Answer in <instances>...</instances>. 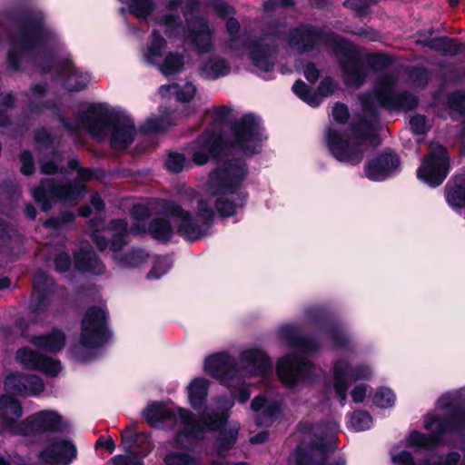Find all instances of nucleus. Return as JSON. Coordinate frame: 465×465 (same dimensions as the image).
<instances>
[{
  "instance_id": "1a4fd4ad",
  "label": "nucleus",
  "mask_w": 465,
  "mask_h": 465,
  "mask_svg": "<svg viewBox=\"0 0 465 465\" xmlns=\"http://www.w3.org/2000/svg\"><path fill=\"white\" fill-rule=\"evenodd\" d=\"M229 40L224 44L223 50L232 56H242L248 49L252 64L261 72L268 73L274 66V49L269 47L271 37L266 36L260 42L249 45L247 39L239 35L240 24L234 18H229L226 22Z\"/></svg>"
},
{
  "instance_id": "f3484780",
  "label": "nucleus",
  "mask_w": 465,
  "mask_h": 465,
  "mask_svg": "<svg viewBox=\"0 0 465 465\" xmlns=\"http://www.w3.org/2000/svg\"><path fill=\"white\" fill-rule=\"evenodd\" d=\"M449 173V158L441 145H430L429 155L417 171L419 180L430 187L442 183Z\"/></svg>"
},
{
  "instance_id": "69168bd1",
  "label": "nucleus",
  "mask_w": 465,
  "mask_h": 465,
  "mask_svg": "<svg viewBox=\"0 0 465 465\" xmlns=\"http://www.w3.org/2000/svg\"><path fill=\"white\" fill-rule=\"evenodd\" d=\"M73 219H74L73 213H67L64 214L58 220L51 219V220L46 221L44 223V226L48 229L49 228H57L61 223H69V222L73 221Z\"/></svg>"
},
{
  "instance_id": "3c124183",
  "label": "nucleus",
  "mask_w": 465,
  "mask_h": 465,
  "mask_svg": "<svg viewBox=\"0 0 465 465\" xmlns=\"http://www.w3.org/2000/svg\"><path fill=\"white\" fill-rule=\"evenodd\" d=\"M449 104L452 110L465 114V91L453 93L449 98Z\"/></svg>"
},
{
  "instance_id": "7c9ffc66",
  "label": "nucleus",
  "mask_w": 465,
  "mask_h": 465,
  "mask_svg": "<svg viewBox=\"0 0 465 465\" xmlns=\"http://www.w3.org/2000/svg\"><path fill=\"white\" fill-rule=\"evenodd\" d=\"M74 265L78 271L90 272L96 275L104 272V265L88 245L82 246L80 252L74 254Z\"/></svg>"
},
{
  "instance_id": "c756f323",
  "label": "nucleus",
  "mask_w": 465,
  "mask_h": 465,
  "mask_svg": "<svg viewBox=\"0 0 465 465\" xmlns=\"http://www.w3.org/2000/svg\"><path fill=\"white\" fill-rule=\"evenodd\" d=\"M210 381L203 377H195L185 388L189 404L194 409H201L209 394Z\"/></svg>"
},
{
  "instance_id": "9b49d317",
  "label": "nucleus",
  "mask_w": 465,
  "mask_h": 465,
  "mask_svg": "<svg viewBox=\"0 0 465 465\" xmlns=\"http://www.w3.org/2000/svg\"><path fill=\"white\" fill-rule=\"evenodd\" d=\"M109 338L106 325V312L102 306H94L87 310L82 320L79 347L74 351V357L85 361L90 359L83 351H93L99 348Z\"/></svg>"
},
{
  "instance_id": "6ab92c4d",
  "label": "nucleus",
  "mask_w": 465,
  "mask_h": 465,
  "mask_svg": "<svg viewBox=\"0 0 465 465\" xmlns=\"http://www.w3.org/2000/svg\"><path fill=\"white\" fill-rule=\"evenodd\" d=\"M77 456L75 445L66 439L54 438L45 442L38 458L51 465H69Z\"/></svg>"
},
{
  "instance_id": "c85d7f7f",
  "label": "nucleus",
  "mask_w": 465,
  "mask_h": 465,
  "mask_svg": "<svg viewBox=\"0 0 465 465\" xmlns=\"http://www.w3.org/2000/svg\"><path fill=\"white\" fill-rule=\"evenodd\" d=\"M219 140L216 136L204 134L193 144L191 149L192 160L197 165L206 163L210 156L217 153Z\"/></svg>"
},
{
  "instance_id": "473e14b6",
  "label": "nucleus",
  "mask_w": 465,
  "mask_h": 465,
  "mask_svg": "<svg viewBox=\"0 0 465 465\" xmlns=\"http://www.w3.org/2000/svg\"><path fill=\"white\" fill-rule=\"evenodd\" d=\"M165 47V39L158 32H153L149 43L143 49V61L148 64L158 67L162 62L163 51Z\"/></svg>"
},
{
  "instance_id": "bb28decb",
  "label": "nucleus",
  "mask_w": 465,
  "mask_h": 465,
  "mask_svg": "<svg viewBox=\"0 0 465 465\" xmlns=\"http://www.w3.org/2000/svg\"><path fill=\"white\" fill-rule=\"evenodd\" d=\"M252 410L258 413V424L269 426L276 420L282 411V401L276 399L267 400L264 396H257L252 401Z\"/></svg>"
},
{
  "instance_id": "603ef678",
  "label": "nucleus",
  "mask_w": 465,
  "mask_h": 465,
  "mask_svg": "<svg viewBox=\"0 0 465 465\" xmlns=\"http://www.w3.org/2000/svg\"><path fill=\"white\" fill-rule=\"evenodd\" d=\"M296 68L303 74L309 82L315 83L320 76V71L312 63L302 65L297 64Z\"/></svg>"
},
{
  "instance_id": "393cba45",
  "label": "nucleus",
  "mask_w": 465,
  "mask_h": 465,
  "mask_svg": "<svg viewBox=\"0 0 465 465\" xmlns=\"http://www.w3.org/2000/svg\"><path fill=\"white\" fill-rule=\"evenodd\" d=\"M344 80L347 84L357 86L366 77V69L362 64V56L354 49L348 47L341 58Z\"/></svg>"
},
{
  "instance_id": "39448f33",
  "label": "nucleus",
  "mask_w": 465,
  "mask_h": 465,
  "mask_svg": "<svg viewBox=\"0 0 465 465\" xmlns=\"http://www.w3.org/2000/svg\"><path fill=\"white\" fill-rule=\"evenodd\" d=\"M83 128L92 135L102 139L110 133L111 144L114 149H125L134 141L136 130L134 121L120 109L107 104L86 105L78 114Z\"/></svg>"
},
{
  "instance_id": "49530a36",
  "label": "nucleus",
  "mask_w": 465,
  "mask_h": 465,
  "mask_svg": "<svg viewBox=\"0 0 465 465\" xmlns=\"http://www.w3.org/2000/svg\"><path fill=\"white\" fill-rule=\"evenodd\" d=\"M395 394L389 388H380L374 394L373 402L380 408H390L395 403Z\"/></svg>"
},
{
  "instance_id": "864d4df0",
  "label": "nucleus",
  "mask_w": 465,
  "mask_h": 465,
  "mask_svg": "<svg viewBox=\"0 0 465 465\" xmlns=\"http://www.w3.org/2000/svg\"><path fill=\"white\" fill-rule=\"evenodd\" d=\"M411 128L414 134H422L428 130L426 119L422 115H414L410 120Z\"/></svg>"
},
{
  "instance_id": "423d86ee",
  "label": "nucleus",
  "mask_w": 465,
  "mask_h": 465,
  "mask_svg": "<svg viewBox=\"0 0 465 465\" xmlns=\"http://www.w3.org/2000/svg\"><path fill=\"white\" fill-rule=\"evenodd\" d=\"M280 342L291 348L294 355H285L278 360L277 374L281 381L289 388L309 380L314 365L306 356L315 354L319 343L314 338H302L298 335V328L292 323L282 324L278 329Z\"/></svg>"
},
{
  "instance_id": "aec40b11",
  "label": "nucleus",
  "mask_w": 465,
  "mask_h": 465,
  "mask_svg": "<svg viewBox=\"0 0 465 465\" xmlns=\"http://www.w3.org/2000/svg\"><path fill=\"white\" fill-rule=\"evenodd\" d=\"M399 167L398 155L392 153H384L368 161L364 167V173L368 179L380 182L391 176Z\"/></svg>"
},
{
  "instance_id": "79ce46f5",
  "label": "nucleus",
  "mask_w": 465,
  "mask_h": 465,
  "mask_svg": "<svg viewBox=\"0 0 465 465\" xmlns=\"http://www.w3.org/2000/svg\"><path fill=\"white\" fill-rule=\"evenodd\" d=\"M147 256L142 250H133L119 260V264L124 268L139 267L146 261Z\"/></svg>"
},
{
  "instance_id": "e433bc0d",
  "label": "nucleus",
  "mask_w": 465,
  "mask_h": 465,
  "mask_svg": "<svg viewBox=\"0 0 465 465\" xmlns=\"http://www.w3.org/2000/svg\"><path fill=\"white\" fill-rule=\"evenodd\" d=\"M159 93L162 96L173 94L179 101L188 102L195 95L196 87L193 83L189 82L184 83L183 85L166 84L160 87Z\"/></svg>"
},
{
  "instance_id": "c03bdc74",
  "label": "nucleus",
  "mask_w": 465,
  "mask_h": 465,
  "mask_svg": "<svg viewBox=\"0 0 465 465\" xmlns=\"http://www.w3.org/2000/svg\"><path fill=\"white\" fill-rule=\"evenodd\" d=\"M172 267V262L168 257H159L155 260L152 269L147 274L148 280H159L165 275Z\"/></svg>"
},
{
  "instance_id": "2eb2a0df",
  "label": "nucleus",
  "mask_w": 465,
  "mask_h": 465,
  "mask_svg": "<svg viewBox=\"0 0 465 465\" xmlns=\"http://www.w3.org/2000/svg\"><path fill=\"white\" fill-rule=\"evenodd\" d=\"M84 186L81 183L57 184L54 179H45L38 188L33 190L32 195L40 208L46 212L54 202H64L69 204L76 203L84 196Z\"/></svg>"
},
{
  "instance_id": "6e6d98bb",
  "label": "nucleus",
  "mask_w": 465,
  "mask_h": 465,
  "mask_svg": "<svg viewBox=\"0 0 465 465\" xmlns=\"http://www.w3.org/2000/svg\"><path fill=\"white\" fill-rule=\"evenodd\" d=\"M52 281L47 277V275L43 272H37L34 279V284H35V292H34V298L36 295L37 292H42L45 290V287H48L49 285H52Z\"/></svg>"
},
{
  "instance_id": "a878e982",
  "label": "nucleus",
  "mask_w": 465,
  "mask_h": 465,
  "mask_svg": "<svg viewBox=\"0 0 465 465\" xmlns=\"http://www.w3.org/2000/svg\"><path fill=\"white\" fill-rule=\"evenodd\" d=\"M336 88L333 81L326 77L322 80L319 86V94L312 92L302 81L298 80L292 86L295 94L308 104L310 106L316 107L321 102L322 98L331 94Z\"/></svg>"
},
{
  "instance_id": "4c0bfd02",
  "label": "nucleus",
  "mask_w": 465,
  "mask_h": 465,
  "mask_svg": "<svg viewBox=\"0 0 465 465\" xmlns=\"http://www.w3.org/2000/svg\"><path fill=\"white\" fill-rule=\"evenodd\" d=\"M183 56L178 53L171 52L166 54L158 68L163 74L170 76L180 73L183 69Z\"/></svg>"
},
{
  "instance_id": "a19ab883",
  "label": "nucleus",
  "mask_w": 465,
  "mask_h": 465,
  "mask_svg": "<svg viewBox=\"0 0 465 465\" xmlns=\"http://www.w3.org/2000/svg\"><path fill=\"white\" fill-rule=\"evenodd\" d=\"M173 120V113L167 115H161L160 117H150L143 124V130L144 132H162L174 124Z\"/></svg>"
},
{
  "instance_id": "72a5a7b5",
  "label": "nucleus",
  "mask_w": 465,
  "mask_h": 465,
  "mask_svg": "<svg viewBox=\"0 0 465 465\" xmlns=\"http://www.w3.org/2000/svg\"><path fill=\"white\" fill-rule=\"evenodd\" d=\"M306 318L312 322L320 323L322 336L331 341L335 347L342 348L346 345L347 337L340 328L323 322L322 319L313 311H308L306 312Z\"/></svg>"
},
{
  "instance_id": "052dcab7",
  "label": "nucleus",
  "mask_w": 465,
  "mask_h": 465,
  "mask_svg": "<svg viewBox=\"0 0 465 465\" xmlns=\"http://www.w3.org/2000/svg\"><path fill=\"white\" fill-rule=\"evenodd\" d=\"M20 161L22 163L21 172L24 174H31L34 172V163L31 153L27 151L23 152L20 155Z\"/></svg>"
},
{
  "instance_id": "7ed1b4c3",
  "label": "nucleus",
  "mask_w": 465,
  "mask_h": 465,
  "mask_svg": "<svg viewBox=\"0 0 465 465\" xmlns=\"http://www.w3.org/2000/svg\"><path fill=\"white\" fill-rule=\"evenodd\" d=\"M239 361L241 371L227 351H220L207 356L203 368L204 372L231 388L232 395L243 403L250 398V391L247 387H242L237 391L232 389L234 383H239L241 376L264 377L272 371V364L266 352L257 346L242 349Z\"/></svg>"
},
{
  "instance_id": "4468645a",
  "label": "nucleus",
  "mask_w": 465,
  "mask_h": 465,
  "mask_svg": "<svg viewBox=\"0 0 465 465\" xmlns=\"http://www.w3.org/2000/svg\"><path fill=\"white\" fill-rule=\"evenodd\" d=\"M373 370L367 363L352 365L347 359H340L333 362L331 370V387L342 405L347 400V391L351 382L369 380Z\"/></svg>"
},
{
  "instance_id": "5fc2aeb1",
  "label": "nucleus",
  "mask_w": 465,
  "mask_h": 465,
  "mask_svg": "<svg viewBox=\"0 0 465 465\" xmlns=\"http://www.w3.org/2000/svg\"><path fill=\"white\" fill-rule=\"evenodd\" d=\"M368 391L369 386L364 383H360L352 388L351 397L355 403H361L364 401Z\"/></svg>"
},
{
  "instance_id": "cd10ccee",
  "label": "nucleus",
  "mask_w": 465,
  "mask_h": 465,
  "mask_svg": "<svg viewBox=\"0 0 465 465\" xmlns=\"http://www.w3.org/2000/svg\"><path fill=\"white\" fill-rule=\"evenodd\" d=\"M62 84L68 91H81L91 82V75L67 64L58 71Z\"/></svg>"
},
{
  "instance_id": "09e8293b",
  "label": "nucleus",
  "mask_w": 465,
  "mask_h": 465,
  "mask_svg": "<svg viewBox=\"0 0 465 465\" xmlns=\"http://www.w3.org/2000/svg\"><path fill=\"white\" fill-rule=\"evenodd\" d=\"M141 435L136 431V425L132 424L128 426L122 432V442L124 445L126 450L130 451L134 444L138 440Z\"/></svg>"
},
{
  "instance_id": "de8ad7c7",
  "label": "nucleus",
  "mask_w": 465,
  "mask_h": 465,
  "mask_svg": "<svg viewBox=\"0 0 465 465\" xmlns=\"http://www.w3.org/2000/svg\"><path fill=\"white\" fill-rule=\"evenodd\" d=\"M187 164L186 158L179 153H171L165 160V167L169 172L179 173L184 169Z\"/></svg>"
},
{
  "instance_id": "a18cd8bd",
  "label": "nucleus",
  "mask_w": 465,
  "mask_h": 465,
  "mask_svg": "<svg viewBox=\"0 0 465 465\" xmlns=\"http://www.w3.org/2000/svg\"><path fill=\"white\" fill-rule=\"evenodd\" d=\"M372 425L371 415L362 411H355L350 420V427L357 431L368 430Z\"/></svg>"
},
{
  "instance_id": "4d7b16f0",
  "label": "nucleus",
  "mask_w": 465,
  "mask_h": 465,
  "mask_svg": "<svg viewBox=\"0 0 465 465\" xmlns=\"http://www.w3.org/2000/svg\"><path fill=\"white\" fill-rule=\"evenodd\" d=\"M113 465H143V461L136 455H119L112 459Z\"/></svg>"
},
{
  "instance_id": "0e129e2a",
  "label": "nucleus",
  "mask_w": 465,
  "mask_h": 465,
  "mask_svg": "<svg viewBox=\"0 0 465 465\" xmlns=\"http://www.w3.org/2000/svg\"><path fill=\"white\" fill-rule=\"evenodd\" d=\"M148 215V208L144 204H136L132 209V216L137 222L144 220Z\"/></svg>"
},
{
  "instance_id": "680f3d73",
  "label": "nucleus",
  "mask_w": 465,
  "mask_h": 465,
  "mask_svg": "<svg viewBox=\"0 0 465 465\" xmlns=\"http://www.w3.org/2000/svg\"><path fill=\"white\" fill-rule=\"evenodd\" d=\"M333 119L341 124H343L349 117V111L345 104H336L332 109Z\"/></svg>"
},
{
  "instance_id": "bf43d9fd",
  "label": "nucleus",
  "mask_w": 465,
  "mask_h": 465,
  "mask_svg": "<svg viewBox=\"0 0 465 465\" xmlns=\"http://www.w3.org/2000/svg\"><path fill=\"white\" fill-rule=\"evenodd\" d=\"M78 165L79 163L76 158H73L69 161V168L72 170H76V176L80 181L84 182L90 180L93 176L92 171L89 169L78 168Z\"/></svg>"
},
{
  "instance_id": "c9c22d12",
  "label": "nucleus",
  "mask_w": 465,
  "mask_h": 465,
  "mask_svg": "<svg viewBox=\"0 0 465 465\" xmlns=\"http://www.w3.org/2000/svg\"><path fill=\"white\" fill-rule=\"evenodd\" d=\"M113 235L111 248L116 252L122 248L124 244V236L128 232L140 233L144 232V228L139 225L133 226L130 229L127 226V223L124 220L113 221L108 228Z\"/></svg>"
},
{
  "instance_id": "8fccbe9b",
  "label": "nucleus",
  "mask_w": 465,
  "mask_h": 465,
  "mask_svg": "<svg viewBox=\"0 0 465 465\" xmlns=\"http://www.w3.org/2000/svg\"><path fill=\"white\" fill-rule=\"evenodd\" d=\"M391 459L393 463L400 465H414L411 455L406 451L401 450L399 447H394L391 450Z\"/></svg>"
},
{
  "instance_id": "dca6fc26",
  "label": "nucleus",
  "mask_w": 465,
  "mask_h": 465,
  "mask_svg": "<svg viewBox=\"0 0 465 465\" xmlns=\"http://www.w3.org/2000/svg\"><path fill=\"white\" fill-rule=\"evenodd\" d=\"M173 10L181 9L187 16L188 13L195 8L194 0H177L170 4ZM188 30L186 37L190 43L202 53L209 52L213 47V37L207 23L202 18L189 19L186 17Z\"/></svg>"
},
{
  "instance_id": "338daca9",
  "label": "nucleus",
  "mask_w": 465,
  "mask_h": 465,
  "mask_svg": "<svg viewBox=\"0 0 465 465\" xmlns=\"http://www.w3.org/2000/svg\"><path fill=\"white\" fill-rule=\"evenodd\" d=\"M411 77L412 78H416L414 81H415V84L417 86H424L426 82H427V78H428V75H427V72L424 70V69H415L412 73H411Z\"/></svg>"
},
{
  "instance_id": "37998d69",
  "label": "nucleus",
  "mask_w": 465,
  "mask_h": 465,
  "mask_svg": "<svg viewBox=\"0 0 465 465\" xmlns=\"http://www.w3.org/2000/svg\"><path fill=\"white\" fill-rule=\"evenodd\" d=\"M163 460L165 465H201L197 459L179 451H170Z\"/></svg>"
},
{
  "instance_id": "f257e3e1",
  "label": "nucleus",
  "mask_w": 465,
  "mask_h": 465,
  "mask_svg": "<svg viewBox=\"0 0 465 465\" xmlns=\"http://www.w3.org/2000/svg\"><path fill=\"white\" fill-rule=\"evenodd\" d=\"M232 405L231 399L218 397L205 408L198 420L187 409L167 408L159 402L149 404L143 414L153 427L179 426L180 431L175 439L179 446H184L191 439L203 438L208 431L220 430L216 445L217 451L221 454L223 449L234 444L238 436V424L224 427L228 411Z\"/></svg>"
},
{
  "instance_id": "20e7f679",
  "label": "nucleus",
  "mask_w": 465,
  "mask_h": 465,
  "mask_svg": "<svg viewBox=\"0 0 465 465\" xmlns=\"http://www.w3.org/2000/svg\"><path fill=\"white\" fill-rule=\"evenodd\" d=\"M213 217V205L205 203L204 199H197L195 216L183 206L168 203L165 206L164 216L153 219L148 232L157 241L167 242L174 233V227L171 224L173 221L178 233L187 240L193 241L207 232Z\"/></svg>"
},
{
  "instance_id": "b1692460",
  "label": "nucleus",
  "mask_w": 465,
  "mask_h": 465,
  "mask_svg": "<svg viewBox=\"0 0 465 465\" xmlns=\"http://www.w3.org/2000/svg\"><path fill=\"white\" fill-rule=\"evenodd\" d=\"M5 387L10 393L31 396L43 391L44 383L35 375L13 373L6 377Z\"/></svg>"
},
{
  "instance_id": "58836bf2",
  "label": "nucleus",
  "mask_w": 465,
  "mask_h": 465,
  "mask_svg": "<svg viewBox=\"0 0 465 465\" xmlns=\"http://www.w3.org/2000/svg\"><path fill=\"white\" fill-rule=\"evenodd\" d=\"M416 42L418 44H422L424 45H428L430 48H435L438 50H442L445 53L454 54L460 53L465 49L463 44H456L452 40L449 38H436L430 40H421L420 38L417 39Z\"/></svg>"
},
{
  "instance_id": "ea45409f",
  "label": "nucleus",
  "mask_w": 465,
  "mask_h": 465,
  "mask_svg": "<svg viewBox=\"0 0 465 465\" xmlns=\"http://www.w3.org/2000/svg\"><path fill=\"white\" fill-rule=\"evenodd\" d=\"M139 19H146L153 8L152 0H119Z\"/></svg>"
},
{
  "instance_id": "6e6552de",
  "label": "nucleus",
  "mask_w": 465,
  "mask_h": 465,
  "mask_svg": "<svg viewBox=\"0 0 465 465\" xmlns=\"http://www.w3.org/2000/svg\"><path fill=\"white\" fill-rule=\"evenodd\" d=\"M58 40L54 30L44 21L41 12H35L22 21L21 32L11 42L7 64L17 69L20 58L30 55L36 50L51 46Z\"/></svg>"
},
{
  "instance_id": "774afa93",
  "label": "nucleus",
  "mask_w": 465,
  "mask_h": 465,
  "mask_svg": "<svg viewBox=\"0 0 465 465\" xmlns=\"http://www.w3.org/2000/svg\"><path fill=\"white\" fill-rule=\"evenodd\" d=\"M98 446H102V447H104L105 449H107L110 452H113L114 448H115V443L113 439L109 438V439H103V438H100L96 443H95V447H98Z\"/></svg>"
},
{
  "instance_id": "13d9d810",
  "label": "nucleus",
  "mask_w": 465,
  "mask_h": 465,
  "mask_svg": "<svg viewBox=\"0 0 465 465\" xmlns=\"http://www.w3.org/2000/svg\"><path fill=\"white\" fill-rule=\"evenodd\" d=\"M376 1L377 0H346L344 5L359 13H362Z\"/></svg>"
},
{
  "instance_id": "f704fd0d",
  "label": "nucleus",
  "mask_w": 465,
  "mask_h": 465,
  "mask_svg": "<svg viewBox=\"0 0 465 465\" xmlns=\"http://www.w3.org/2000/svg\"><path fill=\"white\" fill-rule=\"evenodd\" d=\"M230 70L229 63L220 56L209 57L201 64L200 67L202 76L210 80L225 76L230 73Z\"/></svg>"
},
{
  "instance_id": "5701e85b",
  "label": "nucleus",
  "mask_w": 465,
  "mask_h": 465,
  "mask_svg": "<svg viewBox=\"0 0 465 465\" xmlns=\"http://www.w3.org/2000/svg\"><path fill=\"white\" fill-rule=\"evenodd\" d=\"M276 37L279 40L285 41L287 46L291 49L297 52H306L319 44L321 35L311 27H303L292 29L287 35L278 32Z\"/></svg>"
},
{
  "instance_id": "0eeeda50",
  "label": "nucleus",
  "mask_w": 465,
  "mask_h": 465,
  "mask_svg": "<svg viewBox=\"0 0 465 465\" xmlns=\"http://www.w3.org/2000/svg\"><path fill=\"white\" fill-rule=\"evenodd\" d=\"M23 414L21 404L11 396L0 397V425L12 434L39 437L48 433L60 432L68 428L69 423L56 411H42L28 417L23 423L18 420Z\"/></svg>"
},
{
  "instance_id": "412c9836",
  "label": "nucleus",
  "mask_w": 465,
  "mask_h": 465,
  "mask_svg": "<svg viewBox=\"0 0 465 465\" xmlns=\"http://www.w3.org/2000/svg\"><path fill=\"white\" fill-rule=\"evenodd\" d=\"M336 428V423L331 424L330 430H327L322 426L317 425L313 427L312 432L317 437V441L314 443L316 447V453H313V459L308 465H344V462L341 460L329 461L322 456V453L326 450L334 449L336 447L334 435Z\"/></svg>"
},
{
  "instance_id": "ddd939ff",
  "label": "nucleus",
  "mask_w": 465,
  "mask_h": 465,
  "mask_svg": "<svg viewBox=\"0 0 465 465\" xmlns=\"http://www.w3.org/2000/svg\"><path fill=\"white\" fill-rule=\"evenodd\" d=\"M232 133V148L244 155L260 153L266 140L260 120L251 114L239 119L233 125Z\"/></svg>"
},
{
  "instance_id": "2f4dec72",
  "label": "nucleus",
  "mask_w": 465,
  "mask_h": 465,
  "mask_svg": "<svg viewBox=\"0 0 465 465\" xmlns=\"http://www.w3.org/2000/svg\"><path fill=\"white\" fill-rule=\"evenodd\" d=\"M31 342L34 346L43 351L57 352L65 344V335L62 331L54 329L44 335L34 337Z\"/></svg>"
},
{
  "instance_id": "4be33fe9",
  "label": "nucleus",
  "mask_w": 465,
  "mask_h": 465,
  "mask_svg": "<svg viewBox=\"0 0 465 465\" xmlns=\"http://www.w3.org/2000/svg\"><path fill=\"white\" fill-rule=\"evenodd\" d=\"M16 360L25 368L41 371L47 376H56L62 370L59 361L42 356L27 348L17 351Z\"/></svg>"
},
{
  "instance_id": "f8f14e48",
  "label": "nucleus",
  "mask_w": 465,
  "mask_h": 465,
  "mask_svg": "<svg viewBox=\"0 0 465 465\" xmlns=\"http://www.w3.org/2000/svg\"><path fill=\"white\" fill-rule=\"evenodd\" d=\"M362 104L365 110L378 105L391 110H409L416 106L417 98L411 94L399 93L395 76L385 74L379 80L374 91L362 98Z\"/></svg>"
},
{
  "instance_id": "e2e57ef3",
  "label": "nucleus",
  "mask_w": 465,
  "mask_h": 465,
  "mask_svg": "<svg viewBox=\"0 0 465 465\" xmlns=\"http://www.w3.org/2000/svg\"><path fill=\"white\" fill-rule=\"evenodd\" d=\"M55 269L58 272H66L71 266V260L67 253H60L54 259Z\"/></svg>"
},
{
  "instance_id": "a211bd4d",
  "label": "nucleus",
  "mask_w": 465,
  "mask_h": 465,
  "mask_svg": "<svg viewBox=\"0 0 465 465\" xmlns=\"http://www.w3.org/2000/svg\"><path fill=\"white\" fill-rule=\"evenodd\" d=\"M424 425L430 432V437H426L419 431H412L407 440L408 446L419 449L431 448L439 441L442 434L458 427L455 420L440 419L435 414H428L425 417Z\"/></svg>"
},
{
  "instance_id": "f03ea898",
  "label": "nucleus",
  "mask_w": 465,
  "mask_h": 465,
  "mask_svg": "<svg viewBox=\"0 0 465 465\" xmlns=\"http://www.w3.org/2000/svg\"><path fill=\"white\" fill-rule=\"evenodd\" d=\"M248 175L249 168L243 159H226L209 173L198 199L212 203L213 213L232 216L246 202L247 195L242 186Z\"/></svg>"
},
{
  "instance_id": "9d476101",
  "label": "nucleus",
  "mask_w": 465,
  "mask_h": 465,
  "mask_svg": "<svg viewBox=\"0 0 465 465\" xmlns=\"http://www.w3.org/2000/svg\"><path fill=\"white\" fill-rule=\"evenodd\" d=\"M325 142L330 153L339 162L359 164L363 159L367 138L355 129L345 131L331 125L325 131Z\"/></svg>"
}]
</instances>
